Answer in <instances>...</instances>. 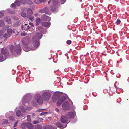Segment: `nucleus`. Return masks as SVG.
I'll return each mask as SVG.
<instances>
[{
    "label": "nucleus",
    "instance_id": "nucleus-25",
    "mask_svg": "<svg viewBox=\"0 0 129 129\" xmlns=\"http://www.w3.org/2000/svg\"><path fill=\"white\" fill-rule=\"evenodd\" d=\"M5 21L6 22H8V23H11V20L10 18H6L5 19Z\"/></svg>",
    "mask_w": 129,
    "mask_h": 129
},
{
    "label": "nucleus",
    "instance_id": "nucleus-28",
    "mask_svg": "<svg viewBox=\"0 0 129 129\" xmlns=\"http://www.w3.org/2000/svg\"><path fill=\"white\" fill-rule=\"evenodd\" d=\"M57 96L55 95H54L53 96V97L52 98V100L53 101H55L56 100L57 98Z\"/></svg>",
    "mask_w": 129,
    "mask_h": 129
},
{
    "label": "nucleus",
    "instance_id": "nucleus-55",
    "mask_svg": "<svg viewBox=\"0 0 129 129\" xmlns=\"http://www.w3.org/2000/svg\"><path fill=\"white\" fill-rule=\"evenodd\" d=\"M17 108H18V107H17L16 108V109H15V110L17 109Z\"/></svg>",
    "mask_w": 129,
    "mask_h": 129
},
{
    "label": "nucleus",
    "instance_id": "nucleus-11",
    "mask_svg": "<svg viewBox=\"0 0 129 129\" xmlns=\"http://www.w3.org/2000/svg\"><path fill=\"white\" fill-rule=\"evenodd\" d=\"M50 22H42L41 23V24L42 25L47 28L49 27L50 26Z\"/></svg>",
    "mask_w": 129,
    "mask_h": 129
},
{
    "label": "nucleus",
    "instance_id": "nucleus-50",
    "mask_svg": "<svg viewBox=\"0 0 129 129\" xmlns=\"http://www.w3.org/2000/svg\"><path fill=\"white\" fill-rule=\"evenodd\" d=\"M38 13H37L34 14V15L36 17H37L38 16Z\"/></svg>",
    "mask_w": 129,
    "mask_h": 129
},
{
    "label": "nucleus",
    "instance_id": "nucleus-19",
    "mask_svg": "<svg viewBox=\"0 0 129 129\" xmlns=\"http://www.w3.org/2000/svg\"><path fill=\"white\" fill-rule=\"evenodd\" d=\"M12 33H6L3 35V37L5 38H8L11 35Z\"/></svg>",
    "mask_w": 129,
    "mask_h": 129
},
{
    "label": "nucleus",
    "instance_id": "nucleus-41",
    "mask_svg": "<svg viewBox=\"0 0 129 129\" xmlns=\"http://www.w3.org/2000/svg\"><path fill=\"white\" fill-rule=\"evenodd\" d=\"M26 33H21V35L22 36H24L26 35Z\"/></svg>",
    "mask_w": 129,
    "mask_h": 129
},
{
    "label": "nucleus",
    "instance_id": "nucleus-35",
    "mask_svg": "<svg viewBox=\"0 0 129 129\" xmlns=\"http://www.w3.org/2000/svg\"><path fill=\"white\" fill-rule=\"evenodd\" d=\"M8 123V121L7 120H5L2 123V124H7Z\"/></svg>",
    "mask_w": 129,
    "mask_h": 129
},
{
    "label": "nucleus",
    "instance_id": "nucleus-10",
    "mask_svg": "<svg viewBox=\"0 0 129 129\" xmlns=\"http://www.w3.org/2000/svg\"><path fill=\"white\" fill-rule=\"evenodd\" d=\"M68 119L67 117L66 116H62L61 118V122L63 123H65L67 122L68 121Z\"/></svg>",
    "mask_w": 129,
    "mask_h": 129
},
{
    "label": "nucleus",
    "instance_id": "nucleus-9",
    "mask_svg": "<svg viewBox=\"0 0 129 129\" xmlns=\"http://www.w3.org/2000/svg\"><path fill=\"white\" fill-rule=\"evenodd\" d=\"M62 108L64 110H67L69 108V104L67 101L64 102L62 105Z\"/></svg>",
    "mask_w": 129,
    "mask_h": 129
},
{
    "label": "nucleus",
    "instance_id": "nucleus-51",
    "mask_svg": "<svg viewBox=\"0 0 129 129\" xmlns=\"http://www.w3.org/2000/svg\"><path fill=\"white\" fill-rule=\"evenodd\" d=\"M52 0H50L48 2V4L50 3L51 1L52 2Z\"/></svg>",
    "mask_w": 129,
    "mask_h": 129
},
{
    "label": "nucleus",
    "instance_id": "nucleus-22",
    "mask_svg": "<svg viewBox=\"0 0 129 129\" xmlns=\"http://www.w3.org/2000/svg\"><path fill=\"white\" fill-rule=\"evenodd\" d=\"M40 19L39 18H37L36 19V24L37 25H38L40 23Z\"/></svg>",
    "mask_w": 129,
    "mask_h": 129
},
{
    "label": "nucleus",
    "instance_id": "nucleus-60",
    "mask_svg": "<svg viewBox=\"0 0 129 129\" xmlns=\"http://www.w3.org/2000/svg\"><path fill=\"white\" fill-rule=\"evenodd\" d=\"M34 114H33V115H34Z\"/></svg>",
    "mask_w": 129,
    "mask_h": 129
},
{
    "label": "nucleus",
    "instance_id": "nucleus-13",
    "mask_svg": "<svg viewBox=\"0 0 129 129\" xmlns=\"http://www.w3.org/2000/svg\"><path fill=\"white\" fill-rule=\"evenodd\" d=\"M42 19L44 21H46L48 20L49 21L50 19V18L45 15L43 16L42 17Z\"/></svg>",
    "mask_w": 129,
    "mask_h": 129
},
{
    "label": "nucleus",
    "instance_id": "nucleus-14",
    "mask_svg": "<svg viewBox=\"0 0 129 129\" xmlns=\"http://www.w3.org/2000/svg\"><path fill=\"white\" fill-rule=\"evenodd\" d=\"M1 52L0 53H2V54L4 56H5L6 54H7L8 53V51L6 49L5 50L3 48H2L1 49Z\"/></svg>",
    "mask_w": 129,
    "mask_h": 129
},
{
    "label": "nucleus",
    "instance_id": "nucleus-32",
    "mask_svg": "<svg viewBox=\"0 0 129 129\" xmlns=\"http://www.w3.org/2000/svg\"><path fill=\"white\" fill-rule=\"evenodd\" d=\"M121 22V21L120 19H118L116 21V24L118 25H119L120 24Z\"/></svg>",
    "mask_w": 129,
    "mask_h": 129
},
{
    "label": "nucleus",
    "instance_id": "nucleus-54",
    "mask_svg": "<svg viewBox=\"0 0 129 129\" xmlns=\"http://www.w3.org/2000/svg\"><path fill=\"white\" fill-rule=\"evenodd\" d=\"M30 3L31 4H32V2L31 1H30Z\"/></svg>",
    "mask_w": 129,
    "mask_h": 129
},
{
    "label": "nucleus",
    "instance_id": "nucleus-23",
    "mask_svg": "<svg viewBox=\"0 0 129 129\" xmlns=\"http://www.w3.org/2000/svg\"><path fill=\"white\" fill-rule=\"evenodd\" d=\"M57 129V128H54L51 126H48L45 129Z\"/></svg>",
    "mask_w": 129,
    "mask_h": 129
},
{
    "label": "nucleus",
    "instance_id": "nucleus-56",
    "mask_svg": "<svg viewBox=\"0 0 129 129\" xmlns=\"http://www.w3.org/2000/svg\"><path fill=\"white\" fill-rule=\"evenodd\" d=\"M31 19L32 20V19H33V18L32 17V18H31V19Z\"/></svg>",
    "mask_w": 129,
    "mask_h": 129
},
{
    "label": "nucleus",
    "instance_id": "nucleus-42",
    "mask_svg": "<svg viewBox=\"0 0 129 129\" xmlns=\"http://www.w3.org/2000/svg\"><path fill=\"white\" fill-rule=\"evenodd\" d=\"M47 112H42L41 113L40 115H44L45 114H47Z\"/></svg>",
    "mask_w": 129,
    "mask_h": 129
},
{
    "label": "nucleus",
    "instance_id": "nucleus-52",
    "mask_svg": "<svg viewBox=\"0 0 129 129\" xmlns=\"http://www.w3.org/2000/svg\"><path fill=\"white\" fill-rule=\"evenodd\" d=\"M2 33H0V37H1L3 34H2Z\"/></svg>",
    "mask_w": 129,
    "mask_h": 129
},
{
    "label": "nucleus",
    "instance_id": "nucleus-12",
    "mask_svg": "<svg viewBox=\"0 0 129 129\" xmlns=\"http://www.w3.org/2000/svg\"><path fill=\"white\" fill-rule=\"evenodd\" d=\"M43 120L42 118H38L37 119L34 120L33 122V123L34 124H36L42 122Z\"/></svg>",
    "mask_w": 129,
    "mask_h": 129
},
{
    "label": "nucleus",
    "instance_id": "nucleus-27",
    "mask_svg": "<svg viewBox=\"0 0 129 129\" xmlns=\"http://www.w3.org/2000/svg\"><path fill=\"white\" fill-rule=\"evenodd\" d=\"M26 126V123H22L21 126V127L23 129H24Z\"/></svg>",
    "mask_w": 129,
    "mask_h": 129
},
{
    "label": "nucleus",
    "instance_id": "nucleus-37",
    "mask_svg": "<svg viewBox=\"0 0 129 129\" xmlns=\"http://www.w3.org/2000/svg\"><path fill=\"white\" fill-rule=\"evenodd\" d=\"M9 118L10 119L12 120H15V119L14 117L12 116H10L9 117Z\"/></svg>",
    "mask_w": 129,
    "mask_h": 129
},
{
    "label": "nucleus",
    "instance_id": "nucleus-40",
    "mask_svg": "<svg viewBox=\"0 0 129 129\" xmlns=\"http://www.w3.org/2000/svg\"><path fill=\"white\" fill-rule=\"evenodd\" d=\"M22 3L24 4L26 2V0H20Z\"/></svg>",
    "mask_w": 129,
    "mask_h": 129
},
{
    "label": "nucleus",
    "instance_id": "nucleus-45",
    "mask_svg": "<svg viewBox=\"0 0 129 129\" xmlns=\"http://www.w3.org/2000/svg\"><path fill=\"white\" fill-rule=\"evenodd\" d=\"M46 0H39V1L41 2H44L46 1Z\"/></svg>",
    "mask_w": 129,
    "mask_h": 129
},
{
    "label": "nucleus",
    "instance_id": "nucleus-43",
    "mask_svg": "<svg viewBox=\"0 0 129 129\" xmlns=\"http://www.w3.org/2000/svg\"><path fill=\"white\" fill-rule=\"evenodd\" d=\"M32 109V108L31 107H28L26 108V109L29 110H31Z\"/></svg>",
    "mask_w": 129,
    "mask_h": 129
},
{
    "label": "nucleus",
    "instance_id": "nucleus-47",
    "mask_svg": "<svg viewBox=\"0 0 129 129\" xmlns=\"http://www.w3.org/2000/svg\"><path fill=\"white\" fill-rule=\"evenodd\" d=\"M60 0L62 2V4H63V3H65V2L66 1V0Z\"/></svg>",
    "mask_w": 129,
    "mask_h": 129
},
{
    "label": "nucleus",
    "instance_id": "nucleus-5",
    "mask_svg": "<svg viewBox=\"0 0 129 129\" xmlns=\"http://www.w3.org/2000/svg\"><path fill=\"white\" fill-rule=\"evenodd\" d=\"M31 96L29 94H26L24 96L22 100L23 104L25 106L27 105L31 99Z\"/></svg>",
    "mask_w": 129,
    "mask_h": 129
},
{
    "label": "nucleus",
    "instance_id": "nucleus-20",
    "mask_svg": "<svg viewBox=\"0 0 129 129\" xmlns=\"http://www.w3.org/2000/svg\"><path fill=\"white\" fill-rule=\"evenodd\" d=\"M16 4L18 6H20L22 3L20 0H16L15 1Z\"/></svg>",
    "mask_w": 129,
    "mask_h": 129
},
{
    "label": "nucleus",
    "instance_id": "nucleus-44",
    "mask_svg": "<svg viewBox=\"0 0 129 129\" xmlns=\"http://www.w3.org/2000/svg\"><path fill=\"white\" fill-rule=\"evenodd\" d=\"M29 24L32 27H33L34 26L33 23H29Z\"/></svg>",
    "mask_w": 129,
    "mask_h": 129
},
{
    "label": "nucleus",
    "instance_id": "nucleus-31",
    "mask_svg": "<svg viewBox=\"0 0 129 129\" xmlns=\"http://www.w3.org/2000/svg\"><path fill=\"white\" fill-rule=\"evenodd\" d=\"M27 120L28 121H31L30 116V115H28L27 116Z\"/></svg>",
    "mask_w": 129,
    "mask_h": 129
},
{
    "label": "nucleus",
    "instance_id": "nucleus-24",
    "mask_svg": "<svg viewBox=\"0 0 129 129\" xmlns=\"http://www.w3.org/2000/svg\"><path fill=\"white\" fill-rule=\"evenodd\" d=\"M21 16L25 18L26 16V13L24 12H22L21 13Z\"/></svg>",
    "mask_w": 129,
    "mask_h": 129
},
{
    "label": "nucleus",
    "instance_id": "nucleus-26",
    "mask_svg": "<svg viewBox=\"0 0 129 129\" xmlns=\"http://www.w3.org/2000/svg\"><path fill=\"white\" fill-rule=\"evenodd\" d=\"M27 13H29L30 15H31L32 14V11L29 8L27 10Z\"/></svg>",
    "mask_w": 129,
    "mask_h": 129
},
{
    "label": "nucleus",
    "instance_id": "nucleus-7",
    "mask_svg": "<svg viewBox=\"0 0 129 129\" xmlns=\"http://www.w3.org/2000/svg\"><path fill=\"white\" fill-rule=\"evenodd\" d=\"M75 112H69L68 113L67 117L69 119L73 118L75 117Z\"/></svg>",
    "mask_w": 129,
    "mask_h": 129
},
{
    "label": "nucleus",
    "instance_id": "nucleus-29",
    "mask_svg": "<svg viewBox=\"0 0 129 129\" xmlns=\"http://www.w3.org/2000/svg\"><path fill=\"white\" fill-rule=\"evenodd\" d=\"M5 25L4 22L2 20H0V27L3 26Z\"/></svg>",
    "mask_w": 129,
    "mask_h": 129
},
{
    "label": "nucleus",
    "instance_id": "nucleus-53",
    "mask_svg": "<svg viewBox=\"0 0 129 129\" xmlns=\"http://www.w3.org/2000/svg\"><path fill=\"white\" fill-rule=\"evenodd\" d=\"M8 114V113H7L6 114V117H7V116H7V114Z\"/></svg>",
    "mask_w": 129,
    "mask_h": 129
},
{
    "label": "nucleus",
    "instance_id": "nucleus-18",
    "mask_svg": "<svg viewBox=\"0 0 129 129\" xmlns=\"http://www.w3.org/2000/svg\"><path fill=\"white\" fill-rule=\"evenodd\" d=\"M26 127L29 129H33V128L32 125L29 122L26 123Z\"/></svg>",
    "mask_w": 129,
    "mask_h": 129
},
{
    "label": "nucleus",
    "instance_id": "nucleus-36",
    "mask_svg": "<svg viewBox=\"0 0 129 129\" xmlns=\"http://www.w3.org/2000/svg\"><path fill=\"white\" fill-rule=\"evenodd\" d=\"M18 121H17L15 122L13 126L14 127H15L17 126V124L18 123Z\"/></svg>",
    "mask_w": 129,
    "mask_h": 129
},
{
    "label": "nucleus",
    "instance_id": "nucleus-3",
    "mask_svg": "<svg viewBox=\"0 0 129 129\" xmlns=\"http://www.w3.org/2000/svg\"><path fill=\"white\" fill-rule=\"evenodd\" d=\"M51 95L49 92L47 91H43L42 95V99L45 101H48L50 98Z\"/></svg>",
    "mask_w": 129,
    "mask_h": 129
},
{
    "label": "nucleus",
    "instance_id": "nucleus-8",
    "mask_svg": "<svg viewBox=\"0 0 129 129\" xmlns=\"http://www.w3.org/2000/svg\"><path fill=\"white\" fill-rule=\"evenodd\" d=\"M67 99H68V98H66L64 96H63L61 98L59 99L57 102V105L58 106L60 105L63 102L66 100Z\"/></svg>",
    "mask_w": 129,
    "mask_h": 129
},
{
    "label": "nucleus",
    "instance_id": "nucleus-6",
    "mask_svg": "<svg viewBox=\"0 0 129 129\" xmlns=\"http://www.w3.org/2000/svg\"><path fill=\"white\" fill-rule=\"evenodd\" d=\"M35 99L38 103L39 104L42 103L43 101L42 99L40 98V96L39 94H36L35 96Z\"/></svg>",
    "mask_w": 129,
    "mask_h": 129
},
{
    "label": "nucleus",
    "instance_id": "nucleus-4",
    "mask_svg": "<svg viewBox=\"0 0 129 129\" xmlns=\"http://www.w3.org/2000/svg\"><path fill=\"white\" fill-rule=\"evenodd\" d=\"M52 5L50 6V8L52 11H55L59 6V3L57 0H52Z\"/></svg>",
    "mask_w": 129,
    "mask_h": 129
},
{
    "label": "nucleus",
    "instance_id": "nucleus-39",
    "mask_svg": "<svg viewBox=\"0 0 129 129\" xmlns=\"http://www.w3.org/2000/svg\"><path fill=\"white\" fill-rule=\"evenodd\" d=\"M3 15V13L1 12H0V18L2 17Z\"/></svg>",
    "mask_w": 129,
    "mask_h": 129
},
{
    "label": "nucleus",
    "instance_id": "nucleus-17",
    "mask_svg": "<svg viewBox=\"0 0 129 129\" xmlns=\"http://www.w3.org/2000/svg\"><path fill=\"white\" fill-rule=\"evenodd\" d=\"M16 114L18 117L23 116V114L21 113V111L19 110H17L16 111Z\"/></svg>",
    "mask_w": 129,
    "mask_h": 129
},
{
    "label": "nucleus",
    "instance_id": "nucleus-21",
    "mask_svg": "<svg viewBox=\"0 0 129 129\" xmlns=\"http://www.w3.org/2000/svg\"><path fill=\"white\" fill-rule=\"evenodd\" d=\"M48 8L47 7H45L44 9H43L42 11L43 13H46L48 12Z\"/></svg>",
    "mask_w": 129,
    "mask_h": 129
},
{
    "label": "nucleus",
    "instance_id": "nucleus-1",
    "mask_svg": "<svg viewBox=\"0 0 129 129\" xmlns=\"http://www.w3.org/2000/svg\"><path fill=\"white\" fill-rule=\"evenodd\" d=\"M42 34L41 33H36L33 37L32 44L34 47L31 48L28 47L30 42V39L29 37L23 39L22 41V44L23 45V49L26 51H28L31 50H34L38 48L40 44L38 41L39 39H40Z\"/></svg>",
    "mask_w": 129,
    "mask_h": 129
},
{
    "label": "nucleus",
    "instance_id": "nucleus-57",
    "mask_svg": "<svg viewBox=\"0 0 129 129\" xmlns=\"http://www.w3.org/2000/svg\"><path fill=\"white\" fill-rule=\"evenodd\" d=\"M127 35H129V33H128L127 34Z\"/></svg>",
    "mask_w": 129,
    "mask_h": 129
},
{
    "label": "nucleus",
    "instance_id": "nucleus-58",
    "mask_svg": "<svg viewBox=\"0 0 129 129\" xmlns=\"http://www.w3.org/2000/svg\"><path fill=\"white\" fill-rule=\"evenodd\" d=\"M38 111H41L40 110H39Z\"/></svg>",
    "mask_w": 129,
    "mask_h": 129
},
{
    "label": "nucleus",
    "instance_id": "nucleus-15",
    "mask_svg": "<svg viewBox=\"0 0 129 129\" xmlns=\"http://www.w3.org/2000/svg\"><path fill=\"white\" fill-rule=\"evenodd\" d=\"M30 28L29 26L27 24H25L24 25H23L22 26V30H25L29 29Z\"/></svg>",
    "mask_w": 129,
    "mask_h": 129
},
{
    "label": "nucleus",
    "instance_id": "nucleus-46",
    "mask_svg": "<svg viewBox=\"0 0 129 129\" xmlns=\"http://www.w3.org/2000/svg\"><path fill=\"white\" fill-rule=\"evenodd\" d=\"M39 0H34L35 2L37 4L39 3Z\"/></svg>",
    "mask_w": 129,
    "mask_h": 129
},
{
    "label": "nucleus",
    "instance_id": "nucleus-30",
    "mask_svg": "<svg viewBox=\"0 0 129 129\" xmlns=\"http://www.w3.org/2000/svg\"><path fill=\"white\" fill-rule=\"evenodd\" d=\"M7 32H15L13 30H12L11 28H9L7 30Z\"/></svg>",
    "mask_w": 129,
    "mask_h": 129
},
{
    "label": "nucleus",
    "instance_id": "nucleus-2",
    "mask_svg": "<svg viewBox=\"0 0 129 129\" xmlns=\"http://www.w3.org/2000/svg\"><path fill=\"white\" fill-rule=\"evenodd\" d=\"M10 50L12 53L16 52L17 53H20L21 51L20 45L18 44L15 46V47L11 45L10 46Z\"/></svg>",
    "mask_w": 129,
    "mask_h": 129
},
{
    "label": "nucleus",
    "instance_id": "nucleus-48",
    "mask_svg": "<svg viewBox=\"0 0 129 129\" xmlns=\"http://www.w3.org/2000/svg\"><path fill=\"white\" fill-rule=\"evenodd\" d=\"M10 13L11 14H14L15 13V11L14 10L12 12H10Z\"/></svg>",
    "mask_w": 129,
    "mask_h": 129
},
{
    "label": "nucleus",
    "instance_id": "nucleus-33",
    "mask_svg": "<svg viewBox=\"0 0 129 129\" xmlns=\"http://www.w3.org/2000/svg\"><path fill=\"white\" fill-rule=\"evenodd\" d=\"M11 7L13 8H16V6L15 5L14 3H12L11 5Z\"/></svg>",
    "mask_w": 129,
    "mask_h": 129
},
{
    "label": "nucleus",
    "instance_id": "nucleus-34",
    "mask_svg": "<svg viewBox=\"0 0 129 129\" xmlns=\"http://www.w3.org/2000/svg\"><path fill=\"white\" fill-rule=\"evenodd\" d=\"M21 110L24 113L26 112V110L24 108H20Z\"/></svg>",
    "mask_w": 129,
    "mask_h": 129
},
{
    "label": "nucleus",
    "instance_id": "nucleus-38",
    "mask_svg": "<svg viewBox=\"0 0 129 129\" xmlns=\"http://www.w3.org/2000/svg\"><path fill=\"white\" fill-rule=\"evenodd\" d=\"M66 43L67 44H70L71 43V40H69L67 41Z\"/></svg>",
    "mask_w": 129,
    "mask_h": 129
},
{
    "label": "nucleus",
    "instance_id": "nucleus-49",
    "mask_svg": "<svg viewBox=\"0 0 129 129\" xmlns=\"http://www.w3.org/2000/svg\"><path fill=\"white\" fill-rule=\"evenodd\" d=\"M55 110L56 111H57L58 112H59V110L57 108H56L55 109Z\"/></svg>",
    "mask_w": 129,
    "mask_h": 129
},
{
    "label": "nucleus",
    "instance_id": "nucleus-16",
    "mask_svg": "<svg viewBox=\"0 0 129 129\" xmlns=\"http://www.w3.org/2000/svg\"><path fill=\"white\" fill-rule=\"evenodd\" d=\"M56 125L58 127L61 129L64 128H65L67 126L66 125H65L64 126H63L60 123H57L56 124Z\"/></svg>",
    "mask_w": 129,
    "mask_h": 129
},
{
    "label": "nucleus",
    "instance_id": "nucleus-59",
    "mask_svg": "<svg viewBox=\"0 0 129 129\" xmlns=\"http://www.w3.org/2000/svg\"><path fill=\"white\" fill-rule=\"evenodd\" d=\"M0 43H2V42H0Z\"/></svg>",
    "mask_w": 129,
    "mask_h": 129
}]
</instances>
